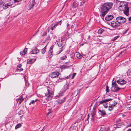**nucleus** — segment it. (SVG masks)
I'll use <instances>...</instances> for the list:
<instances>
[{
  "instance_id": "obj_1",
  "label": "nucleus",
  "mask_w": 131,
  "mask_h": 131,
  "mask_svg": "<svg viewBox=\"0 0 131 131\" xmlns=\"http://www.w3.org/2000/svg\"><path fill=\"white\" fill-rule=\"evenodd\" d=\"M113 5L112 2H107L104 3L101 6L100 10V16L104 17L107 13L111 9Z\"/></svg>"
},
{
  "instance_id": "obj_2",
  "label": "nucleus",
  "mask_w": 131,
  "mask_h": 131,
  "mask_svg": "<svg viewBox=\"0 0 131 131\" xmlns=\"http://www.w3.org/2000/svg\"><path fill=\"white\" fill-rule=\"evenodd\" d=\"M121 7H123L124 8L123 10L124 13L127 16H128L129 14V8L127 5L124 4L123 5H121L119 7V8L121 9Z\"/></svg>"
},
{
  "instance_id": "obj_3",
  "label": "nucleus",
  "mask_w": 131,
  "mask_h": 131,
  "mask_svg": "<svg viewBox=\"0 0 131 131\" xmlns=\"http://www.w3.org/2000/svg\"><path fill=\"white\" fill-rule=\"evenodd\" d=\"M116 20L117 22H118L121 25L122 24L124 23L126 21V19L122 16H119L117 17Z\"/></svg>"
},
{
  "instance_id": "obj_4",
  "label": "nucleus",
  "mask_w": 131,
  "mask_h": 131,
  "mask_svg": "<svg viewBox=\"0 0 131 131\" xmlns=\"http://www.w3.org/2000/svg\"><path fill=\"white\" fill-rule=\"evenodd\" d=\"M111 26L114 28H116L121 27V25H120L116 20L115 21H112L111 23Z\"/></svg>"
},
{
  "instance_id": "obj_5",
  "label": "nucleus",
  "mask_w": 131,
  "mask_h": 131,
  "mask_svg": "<svg viewBox=\"0 0 131 131\" xmlns=\"http://www.w3.org/2000/svg\"><path fill=\"white\" fill-rule=\"evenodd\" d=\"M59 73L58 72H52L50 75V77L52 78H54L57 77L59 79H62L60 77L59 74Z\"/></svg>"
},
{
  "instance_id": "obj_6",
  "label": "nucleus",
  "mask_w": 131,
  "mask_h": 131,
  "mask_svg": "<svg viewBox=\"0 0 131 131\" xmlns=\"http://www.w3.org/2000/svg\"><path fill=\"white\" fill-rule=\"evenodd\" d=\"M47 92L45 93V96H47L48 98V100H49V99L52 98V96L51 95L53 94V91L50 92L49 89H47Z\"/></svg>"
},
{
  "instance_id": "obj_7",
  "label": "nucleus",
  "mask_w": 131,
  "mask_h": 131,
  "mask_svg": "<svg viewBox=\"0 0 131 131\" xmlns=\"http://www.w3.org/2000/svg\"><path fill=\"white\" fill-rule=\"evenodd\" d=\"M117 82L120 85H123L126 83V81L122 79H119L117 81Z\"/></svg>"
},
{
  "instance_id": "obj_8",
  "label": "nucleus",
  "mask_w": 131,
  "mask_h": 131,
  "mask_svg": "<svg viewBox=\"0 0 131 131\" xmlns=\"http://www.w3.org/2000/svg\"><path fill=\"white\" fill-rule=\"evenodd\" d=\"M63 36L62 37V40H64L66 39H68V37L69 33L68 32H65L64 33Z\"/></svg>"
},
{
  "instance_id": "obj_9",
  "label": "nucleus",
  "mask_w": 131,
  "mask_h": 131,
  "mask_svg": "<svg viewBox=\"0 0 131 131\" xmlns=\"http://www.w3.org/2000/svg\"><path fill=\"white\" fill-rule=\"evenodd\" d=\"M98 112L99 114L102 116L104 117L106 115V112L105 110H98Z\"/></svg>"
},
{
  "instance_id": "obj_10",
  "label": "nucleus",
  "mask_w": 131,
  "mask_h": 131,
  "mask_svg": "<svg viewBox=\"0 0 131 131\" xmlns=\"http://www.w3.org/2000/svg\"><path fill=\"white\" fill-rule=\"evenodd\" d=\"M39 52V50H38L35 47L33 49H31V52L29 54H37Z\"/></svg>"
},
{
  "instance_id": "obj_11",
  "label": "nucleus",
  "mask_w": 131,
  "mask_h": 131,
  "mask_svg": "<svg viewBox=\"0 0 131 131\" xmlns=\"http://www.w3.org/2000/svg\"><path fill=\"white\" fill-rule=\"evenodd\" d=\"M80 92V91L79 90H77L75 91L72 93V97L73 98V97L74 98L77 95H78V96H79V95L78 94V93L79 94Z\"/></svg>"
},
{
  "instance_id": "obj_12",
  "label": "nucleus",
  "mask_w": 131,
  "mask_h": 131,
  "mask_svg": "<svg viewBox=\"0 0 131 131\" xmlns=\"http://www.w3.org/2000/svg\"><path fill=\"white\" fill-rule=\"evenodd\" d=\"M121 89L118 86H112L111 90L113 92H116Z\"/></svg>"
},
{
  "instance_id": "obj_13",
  "label": "nucleus",
  "mask_w": 131,
  "mask_h": 131,
  "mask_svg": "<svg viewBox=\"0 0 131 131\" xmlns=\"http://www.w3.org/2000/svg\"><path fill=\"white\" fill-rule=\"evenodd\" d=\"M112 99H105L104 100H102L101 101H100L99 102V103L100 104H102L103 103H105L108 102L112 100Z\"/></svg>"
},
{
  "instance_id": "obj_14",
  "label": "nucleus",
  "mask_w": 131,
  "mask_h": 131,
  "mask_svg": "<svg viewBox=\"0 0 131 131\" xmlns=\"http://www.w3.org/2000/svg\"><path fill=\"white\" fill-rule=\"evenodd\" d=\"M114 17L112 15H107L105 18V19L107 21H109L111 20Z\"/></svg>"
},
{
  "instance_id": "obj_15",
  "label": "nucleus",
  "mask_w": 131,
  "mask_h": 131,
  "mask_svg": "<svg viewBox=\"0 0 131 131\" xmlns=\"http://www.w3.org/2000/svg\"><path fill=\"white\" fill-rule=\"evenodd\" d=\"M63 41L64 40H62V38L61 39V40L60 41L59 39H58L56 40V43H57V44L58 45V46L59 47H61L62 45V41Z\"/></svg>"
},
{
  "instance_id": "obj_16",
  "label": "nucleus",
  "mask_w": 131,
  "mask_h": 131,
  "mask_svg": "<svg viewBox=\"0 0 131 131\" xmlns=\"http://www.w3.org/2000/svg\"><path fill=\"white\" fill-rule=\"evenodd\" d=\"M24 99H23L22 96H20L19 98L17 99L16 100L17 103H18L19 104H20L21 102L23 101Z\"/></svg>"
},
{
  "instance_id": "obj_17",
  "label": "nucleus",
  "mask_w": 131,
  "mask_h": 131,
  "mask_svg": "<svg viewBox=\"0 0 131 131\" xmlns=\"http://www.w3.org/2000/svg\"><path fill=\"white\" fill-rule=\"evenodd\" d=\"M36 3L35 1H32L31 3H30V4L29 6V8L30 9H31L32 8H33L35 5Z\"/></svg>"
},
{
  "instance_id": "obj_18",
  "label": "nucleus",
  "mask_w": 131,
  "mask_h": 131,
  "mask_svg": "<svg viewBox=\"0 0 131 131\" xmlns=\"http://www.w3.org/2000/svg\"><path fill=\"white\" fill-rule=\"evenodd\" d=\"M52 48L50 47V49L48 52V56L50 57H51L52 56Z\"/></svg>"
},
{
  "instance_id": "obj_19",
  "label": "nucleus",
  "mask_w": 131,
  "mask_h": 131,
  "mask_svg": "<svg viewBox=\"0 0 131 131\" xmlns=\"http://www.w3.org/2000/svg\"><path fill=\"white\" fill-rule=\"evenodd\" d=\"M11 5V4L9 5V4H8L7 3L6 4H3V7L4 9H6L8 8Z\"/></svg>"
},
{
  "instance_id": "obj_20",
  "label": "nucleus",
  "mask_w": 131,
  "mask_h": 131,
  "mask_svg": "<svg viewBox=\"0 0 131 131\" xmlns=\"http://www.w3.org/2000/svg\"><path fill=\"white\" fill-rule=\"evenodd\" d=\"M78 3L76 1H74L73 3L72 7L74 8H75L78 5Z\"/></svg>"
},
{
  "instance_id": "obj_21",
  "label": "nucleus",
  "mask_w": 131,
  "mask_h": 131,
  "mask_svg": "<svg viewBox=\"0 0 131 131\" xmlns=\"http://www.w3.org/2000/svg\"><path fill=\"white\" fill-rule=\"evenodd\" d=\"M66 99V97H64L62 99L59 100L58 101V103L59 104H61L63 103L65 101Z\"/></svg>"
},
{
  "instance_id": "obj_22",
  "label": "nucleus",
  "mask_w": 131,
  "mask_h": 131,
  "mask_svg": "<svg viewBox=\"0 0 131 131\" xmlns=\"http://www.w3.org/2000/svg\"><path fill=\"white\" fill-rule=\"evenodd\" d=\"M27 51V48H25L23 51H21L20 52V54H22L23 55H24L26 54Z\"/></svg>"
},
{
  "instance_id": "obj_23",
  "label": "nucleus",
  "mask_w": 131,
  "mask_h": 131,
  "mask_svg": "<svg viewBox=\"0 0 131 131\" xmlns=\"http://www.w3.org/2000/svg\"><path fill=\"white\" fill-rule=\"evenodd\" d=\"M21 64H18L17 66V70H19L20 72L21 71H23V69L21 68Z\"/></svg>"
},
{
  "instance_id": "obj_24",
  "label": "nucleus",
  "mask_w": 131,
  "mask_h": 131,
  "mask_svg": "<svg viewBox=\"0 0 131 131\" xmlns=\"http://www.w3.org/2000/svg\"><path fill=\"white\" fill-rule=\"evenodd\" d=\"M47 45H46L45 47L41 49V52L42 54H43L45 53Z\"/></svg>"
},
{
  "instance_id": "obj_25",
  "label": "nucleus",
  "mask_w": 131,
  "mask_h": 131,
  "mask_svg": "<svg viewBox=\"0 0 131 131\" xmlns=\"http://www.w3.org/2000/svg\"><path fill=\"white\" fill-rule=\"evenodd\" d=\"M26 77L25 75L24 76V78L25 79V85L26 86H28V85L29 83H28V80L26 79Z\"/></svg>"
},
{
  "instance_id": "obj_26",
  "label": "nucleus",
  "mask_w": 131,
  "mask_h": 131,
  "mask_svg": "<svg viewBox=\"0 0 131 131\" xmlns=\"http://www.w3.org/2000/svg\"><path fill=\"white\" fill-rule=\"evenodd\" d=\"M33 59H28L27 61V63L28 64H30L33 63L32 62V61Z\"/></svg>"
},
{
  "instance_id": "obj_27",
  "label": "nucleus",
  "mask_w": 131,
  "mask_h": 131,
  "mask_svg": "<svg viewBox=\"0 0 131 131\" xmlns=\"http://www.w3.org/2000/svg\"><path fill=\"white\" fill-rule=\"evenodd\" d=\"M104 31V30L102 29H100L98 31V33L99 34H101L102 32Z\"/></svg>"
},
{
  "instance_id": "obj_28",
  "label": "nucleus",
  "mask_w": 131,
  "mask_h": 131,
  "mask_svg": "<svg viewBox=\"0 0 131 131\" xmlns=\"http://www.w3.org/2000/svg\"><path fill=\"white\" fill-rule=\"evenodd\" d=\"M21 124H17L16 125V126L15 127V128L16 129H17L19 127H20L21 126Z\"/></svg>"
},
{
  "instance_id": "obj_29",
  "label": "nucleus",
  "mask_w": 131,
  "mask_h": 131,
  "mask_svg": "<svg viewBox=\"0 0 131 131\" xmlns=\"http://www.w3.org/2000/svg\"><path fill=\"white\" fill-rule=\"evenodd\" d=\"M112 86H118V85L115 82H112Z\"/></svg>"
},
{
  "instance_id": "obj_30",
  "label": "nucleus",
  "mask_w": 131,
  "mask_h": 131,
  "mask_svg": "<svg viewBox=\"0 0 131 131\" xmlns=\"http://www.w3.org/2000/svg\"><path fill=\"white\" fill-rule=\"evenodd\" d=\"M76 56L79 59L81 58L82 57L81 55L79 53L77 54L76 55Z\"/></svg>"
},
{
  "instance_id": "obj_31",
  "label": "nucleus",
  "mask_w": 131,
  "mask_h": 131,
  "mask_svg": "<svg viewBox=\"0 0 131 131\" xmlns=\"http://www.w3.org/2000/svg\"><path fill=\"white\" fill-rule=\"evenodd\" d=\"M38 100L36 99L35 100H32L29 103V105H31V104H33L35 103Z\"/></svg>"
},
{
  "instance_id": "obj_32",
  "label": "nucleus",
  "mask_w": 131,
  "mask_h": 131,
  "mask_svg": "<svg viewBox=\"0 0 131 131\" xmlns=\"http://www.w3.org/2000/svg\"><path fill=\"white\" fill-rule=\"evenodd\" d=\"M114 107H113L111 106V105H109L108 107V110L110 111H111L113 110Z\"/></svg>"
},
{
  "instance_id": "obj_33",
  "label": "nucleus",
  "mask_w": 131,
  "mask_h": 131,
  "mask_svg": "<svg viewBox=\"0 0 131 131\" xmlns=\"http://www.w3.org/2000/svg\"><path fill=\"white\" fill-rule=\"evenodd\" d=\"M58 24L59 23H58L57 24H55L52 27H51V30H53L57 26V24Z\"/></svg>"
},
{
  "instance_id": "obj_34",
  "label": "nucleus",
  "mask_w": 131,
  "mask_h": 131,
  "mask_svg": "<svg viewBox=\"0 0 131 131\" xmlns=\"http://www.w3.org/2000/svg\"><path fill=\"white\" fill-rule=\"evenodd\" d=\"M95 111L92 110L91 111V113L92 116L94 115H95Z\"/></svg>"
},
{
  "instance_id": "obj_35",
  "label": "nucleus",
  "mask_w": 131,
  "mask_h": 131,
  "mask_svg": "<svg viewBox=\"0 0 131 131\" xmlns=\"http://www.w3.org/2000/svg\"><path fill=\"white\" fill-rule=\"evenodd\" d=\"M67 58V56H63V57H62L60 59L61 60H65Z\"/></svg>"
},
{
  "instance_id": "obj_36",
  "label": "nucleus",
  "mask_w": 131,
  "mask_h": 131,
  "mask_svg": "<svg viewBox=\"0 0 131 131\" xmlns=\"http://www.w3.org/2000/svg\"><path fill=\"white\" fill-rule=\"evenodd\" d=\"M119 36H117L115 37H114L113 39H112V40L113 41H115L119 37Z\"/></svg>"
},
{
  "instance_id": "obj_37",
  "label": "nucleus",
  "mask_w": 131,
  "mask_h": 131,
  "mask_svg": "<svg viewBox=\"0 0 131 131\" xmlns=\"http://www.w3.org/2000/svg\"><path fill=\"white\" fill-rule=\"evenodd\" d=\"M106 92H109L110 90L109 89V87L107 85L106 86Z\"/></svg>"
},
{
  "instance_id": "obj_38",
  "label": "nucleus",
  "mask_w": 131,
  "mask_h": 131,
  "mask_svg": "<svg viewBox=\"0 0 131 131\" xmlns=\"http://www.w3.org/2000/svg\"><path fill=\"white\" fill-rule=\"evenodd\" d=\"M68 85H66L64 86V91H65L67 89H68Z\"/></svg>"
},
{
  "instance_id": "obj_39",
  "label": "nucleus",
  "mask_w": 131,
  "mask_h": 131,
  "mask_svg": "<svg viewBox=\"0 0 131 131\" xmlns=\"http://www.w3.org/2000/svg\"><path fill=\"white\" fill-rule=\"evenodd\" d=\"M76 74V73H73L71 77L72 79H73L74 78V77L75 75Z\"/></svg>"
},
{
  "instance_id": "obj_40",
  "label": "nucleus",
  "mask_w": 131,
  "mask_h": 131,
  "mask_svg": "<svg viewBox=\"0 0 131 131\" xmlns=\"http://www.w3.org/2000/svg\"><path fill=\"white\" fill-rule=\"evenodd\" d=\"M71 66H64L63 67V68L64 69L68 68L69 67Z\"/></svg>"
},
{
  "instance_id": "obj_41",
  "label": "nucleus",
  "mask_w": 131,
  "mask_h": 131,
  "mask_svg": "<svg viewBox=\"0 0 131 131\" xmlns=\"http://www.w3.org/2000/svg\"><path fill=\"white\" fill-rule=\"evenodd\" d=\"M85 1H82L81 2L80 6H81L83 5L85 3Z\"/></svg>"
},
{
  "instance_id": "obj_42",
  "label": "nucleus",
  "mask_w": 131,
  "mask_h": 131,
  "mask_svg": "<svg viewBox=\"0 0 131 131\" xmlns=\"http://www.w3.org/2000/svg\"><path fill=\"white\" fill-rule=\"evenodd\" d=\"M47 35V32L46 31H44L42 35V36H45Z\"/></svg>"
},
{
  "instance_id": "obj_43",
  "label": "nucleus",
  "mask_w": 131,
  "mask_h": 131,
  "mask_svg": "<svg viewBox=\"0 0 131 131\" xmlns=\"http://www.w3.org/2000/svg\"><path fill=\"white\" fill-rule=\"evenodd\" d=\"M105 127L104 126L103 127V128L102 127L101 128V129H100V131H104L103 130L104 129L105 130Z\"/></svg>"
},
{
  "instance_id": "obj_44",
  "label": "nucleus",
  "mask_w": 131,
  "mask_h": 131,
  "mask_svg": "<svg viewBox=\"0 0 131 131\" xmlns=\"http://www.w3.org/2000/svg\"><path fill=\"white\" fill-rule=\"evenodd\" d=\"M94 115L92 116V117L91 118V121L92 122L94 121Z\"/></svg>"
},
{
  "instance_id": "obj_45",
  "label": "nucleus",
  "mask_w": 131,
  "mask_h": 131,
  "mask_svg": "<svg viewBox=\"0 0 131 131\" xmlns=\"http://www.w3.org/2000/svg\"><path fill=\"white\" fill-rule=\"evenodd\" d=\"M23 111H20L18 112V114L19 115H21L22 114Z\"/></svg>"
},
{
  "instance_id": "obj_46",
  "label": "nucleus",
  "mask_w": 131,
  "mask_h": 131,
  "mask_svg": "<svg viewBox=\"0 0 131 131\" xmlns=\"http://www.w3.org/2000/svg\"><path fill=\"white\" fill-rule=\"evenodd\" d=\"M104 107L106 108H107L108 107V106L107 105V104H105L104 105Z\"/></svg>"
},
{
  "instance_id": "obj_47",
  "label": "nucleus",
  "mask_w": 131,
  "mask_h": 131,
  "mask_svg": "<svg viewBox=\"0 0 131 131\" xmlns=\"http://www.w3.org/2000/svg\"><path fill=\"white\" fill-rule=\"evenodd\" d=\"M126 50H124L123 51H121V52L120 53V54H121L123 52L124 53H126Z\"/></svg>"
},
{
  "instance_id": "obj_48",
  "label": "nucleus",
  "mask_w": 131,
  "mask_h": 131,
  "mask_svg": "<svg viewBox=\"0 0 131 131\" xmlns=\"http://www.w3.org/2000/svg\"><path fill=\"white\" fill-rule=\"evenodd\" d=\"M15 3L21 1V0H14Z\"/></svg>"
},
{
  "instance_id": "obj_49",
  "label": "nucleus",
  "mask_w": 131,
  "mask_h": 131,
  "mask_svg": "<svg viewBox=\"0 0 131 131\" xmlns=\"http://www.w3.org/2000/svg\"><path fill=\"white\" fill-rule=\"evenodd\" d=\"M113 104H114V105L115 106L117 104V102L116 101H114V103Z\"/></svg>"
},
{
  "instance_id": "obj_50",
  "label": "nucleus",
  "mask_w": 131,
  "mask_h": 131,
  "mask_svg": "<svg viewBox=\"0 0 131 131\" xmlns=\"http://www.w3.org/2000/svg\"><path fill=\"white\" fill-rule=\"evenodd\" d=\"M128 29H126V30H125V32H124L123 33V34H126V33L127 32V31H128Z\"/></svg>"
},
{
  "instance_id": "obj_51",
  "label": "nucleus",
  "mask_w": 131,
  "mask_h": 131,
  "mask_svg": "<svg viewBox=\"0 0 131 131\" xmlns=\"http://www.w3.org/2000/svg\"><path fill=\"white\" fill-rule=\"evenodd\" d=\"M109 105H111V106L113 107H114L115 106L114 105V104H110Z\"/></svg>"
},
{
  "instance_id": "obj_52",
  "label": "nucleus",
  "mask_w": 131,
  "mask_h": 131,
  "mask_svg": "<svg viewBox=\"0 0 131 131\" xmlns=\"http://www.w3.org/2000/svg\"><path fill=\"white\" fill-rule=\"evenodd\" d=\"M96 107L95 106H94L93 108V110L95 111L96 109Z\"/></svg>"
},
{
  "instance_id": "obj_53",
  "label": "nucleus",
  "mask_w": 131,
  "mask_h": 131,
  "mask_svg": "<svg viewBox=\"0 0 131 131\" xmlns=\"http://www.w3.org/2000/svg\"><path fill=\"white\" fill-rule=\"evenodd\" d=\"M128 20L129 21H131V17H130L128 18Z\"/></svg>"
},
{
  "instance_id": "obj_54",
  "label": "nucleus",
  "mask_w": 131,
  "mask_h": 131,
  "mask_svg": "<svg viewBox=\"0 0 131 131\" xmlns=\"http://www.w3.org/2000/svg\"><path fill=\"white\" fill-rule=\"evenodd\" d=\"M51 113L50 111L47 113V115H48Z\"/></svg>"
},
{
  "instance_id": "obj_55",
  "label": "nucleus",
  "mask_w": 131,
  "mask_h": 131,
  "mask_svg": "<svg viewBox=\"0 0 131 131\" xmlns=\"http://www.w3.org/2000/svg\"><path fill=\"white\" fill-rule=\"evenodd\" d=\"M69 26V24L68 23H67V28Z\"/></svg>"
},
{
  "instance_id": "obj_56",
  "label": "nucleus",
  "mask_w": 131,
  "mask_h": 131,
  "mask_svg": "<svg viewBox=\"0 0 131 131\" xmlns=\"http://www.w3.org/2000/svg\"><path fill=\"white\" fill-rule=\"evenodd\" d=\"M70 63V62H66L65 63V64H69Z\"/></svg>"
},
{
  "instance_id": "obj_57",
  "label": "nucleus",
  "mask_w": 131,
  "mask_h": 131,
  "mask_svg": "<svg viewBox=\"0 0 131 131\" xmlns=\"http://www.w3.org/2000/svg\"><path fill=\"white\" fill-rule=\"evenodd\" d=\"M91 36L90 35H89L88 37V39H90V38Z\"/></svg>"
},
{
  "instance_id": "obj_58",
  "label": "nucleus",
  "mask_w": 131,
  "mask_h": 131,
  "mask_svg": "<svg viewBox=\"0 0 131 131\" xmlns=\"http://www.w3.org/2000/svg\"><path fill=\"white\" fill-rule=\"evenodd\" d=\"M127 131H131V129H129Z\"/></svg>"
},
{
  "instance_id": "obj_59",
  "label": "nucleus",
  "mask_w": 131,
  "mask_h": 131,
  "mask_svg": "<svg viewBox=\"0 0 131 131\" xmlns=\"http://www.w3.org/2000/svg\"><path fill=\"white\" fill-rule=\"evenodd\" d=\"M37 32H36L35 33V34H34V35L33 36H32V37H33L34 36H35V35L37 34Z\"/></svg>"
},
{
  "instance_id": "obj_60",
  "label": "nucleus",
  "mask_w": 131,
  "mask_h": 131,
  "mask_svg": "<svg viewBox=\"0 0 131 131\" xmlns=\"http://www.w3.org/2000/svg\"><path fill=\"white\" fill-rule=\"evenodd\" d=\"M88 118H89V114H88Z\"/></svg>"
},
{
  "instance_id": "obj_61",
  "label": "nucleus",
  "mask_w": 131,
  "mask_h": 131,
  "mask_svg": "<svg viewBox=\"0 0 131 131\" xmlns=\"http://www.w3.org/2000/svg\"><path fill=\"white\" fill-rule=\"evenodd\" d=\"M73 27H74V26H73V25H71V28H73Z\"/></svg>"
},
{
  "instance_id": "obj_62",
  "label": "nucleus",
  "mask_w": 131,
  "mask_h": 131,
  "mask_svg": "<svg viewBox=\"0 0 131 131\" xmlns=\"http://www.w3.org/2000/svg\"><path fill=\"white\" fill-rule=\"evenodd\" d=\"M68 76H67V77L66 78H65V79H68Z\"/></svg>"
},
{
  "instance_id": "obj_63",
  "label": "nucleus",
  "mask_w": 131,
  "mask_h": 131,
  "mask_svg": "<svg viewBox=\"0 0 131 131\" xmlns=\"http://www.w3.org/2000/svg\"><path fill=\"white\" fill-rule=\"evenodd\" d=\"M128 126H131V124L129 125Z\"/></svg>"
},
{
  "instance_id": "obj_64",
  "label": "nucleus",
  "mask_w": 131,
  "mask_h": 131,
  "mask_svg": "<svg viewBox=\"0 0 131 131\" xmlns=\"http://www.w3.org/2000/svg\"><path fill=\"white\" fill-rule=\"evenodd\" d=\"M62 51V50H61V51L59 52V53H60Z\"/></svg>"
}]
</instances>
